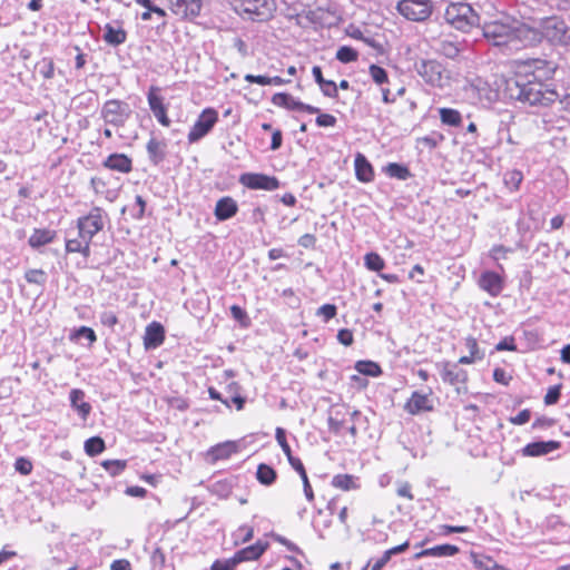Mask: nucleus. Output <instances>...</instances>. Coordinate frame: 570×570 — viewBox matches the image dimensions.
<instances>
[{
  "label": "nucleus",
  "instance_id": "bb28decb",
  "mask_svg": "<svg viewBox=\"0 0 570 570\" xmlns=\"http://www.w3.org/2000/svg\"><path fill=\"white\" fill-rule=\"evenodd\" d=\"M166 142L163 140H158L155 137H151L147 142V153L150 161L154 165H158L166 157Z\"/></svg>",
  "mask_w": 570,
  "mask_h": 570
},
{
  "label": "nucleus",
  "instance_id": "473e14b6",
  "mask_svg": "<svg viewBox=\"0 0 570 570\" xmlns=\"http://www.w3.org/2000/svg\"><path fill=\"white\" fill-rule=\"evenodd\" d=\"M384 170L390 177L397 178L400 180H406L412 176L410 169L406 166L397 163H390L386 165Z\"/></svg>",
  "mask_w": 570,
  "mask_h": 570
},
{
  "label": "nucleus",
  "instance_id": "37998d69",
  "mask_svg": "<svg viewBox=\"0 0 570 570\" xmlns=\"http://www.w3.org/2000/svg\"><path fill=\"white\" fill-rule=\"evenodd\" d=\"M357 57V51L347 46L341 47L336 52V59L343 63L355 61Z\"/></svg>",
  "mask_w": 570,
  "mask_h": 570
},
{
  "label": "nucleus",
  "instance_id": "79ce46f5",
  "mask_svg": "<svg viewBox=\"0 0 570 570\" xmlns=\"http://www.w3.org/2000/svg\"><path fill=\"white\" fill-rule=\"evenodd\" d=\"M327 422L330 431L337 434L346 423L345 414H343L341 410H337L334 415L328 416Z\"/></svg>",
  "mask_w": 570,
  "mask_h": 570
},
{
  "label": "nucleus",
  "instance_id": "13d9d810",
  "mask_svg": "<svg viewBox=\"0 0 570 570\" xmlns=\"http://www.w3.org/2000/svg\"><path fill=\"white\" fill-rule=\"evenodd\" d=\"M337 340L344 346H350L353 343V333L347 328L340 330Z\"/></svg>",
  "mask_w": 570,
  "mask_h": 570
},
{
  "label": "nucleus",
  "instance_id": "7ed1b4c3",
  "mask_svg": "<svg viewBox=\"0 0 570 570\" xmlns=\"http://www.w3.org/2000/svg\"><path fill=\"white\" fill-rule=\"evenodd\" d=\"M445 21L460 31H469L480 23V18L473 8L463 1L450 3L444 12Z\"/></svg>",
  "mask_w": 570,
  "mask_h": 570
},
{
  "label": "nucleus",
  "instance_id": "6e6d98bb",
  "mask_svg": "<svg viewBox=\"0 0 570 570\" xmlns=\"http://www.w3.org/2000/svg\"><path fill=\"white\" fill-rule=\"evenodd\" d=\"M14 468L21 474L27 475L32 470V463L28 459L19 458L16 460Z\"/></svg>",
  "mask_w": 570,
  "mask_h": 570
},
{
  "label": "nucleus",
  "instance_id": "6e6552de",
  "mask_svg": "<svg viewBox=\"0 0 570 570\" xmlns=\"http://www.w3.org/2000/svg\"><path fill=\"white\" fill-rule=\"evenodd\" d=\"M100 115L106 124L121 127L129 119L131 109L125 101L110 99L104 104Z\"/></svg>",
  "mask_w": 570,
  "mask_h": 570
},
{
  "label": "nucleus",
  "instance_id": "1a4fd4ad",
  "mask_svg": "<svg viewBox=\"0 0 570 570\" xmlns=\"http://www.w3.org/2000/svg\"><path fill=\"white\" fill-rule=\"evenodd\" d=\"M275 436H276V440H277L278 444L281 445L283 452L287 456V460H288L289 464L292 465V468L294 470H296L299 473V475H303V487H304V493H305L306 499L308 501H313L314 492H313V489L308 481L305 468L299 459L294 458L292 455L291 446L288 445V443L286 441L285 431L282 428H277Z\"/></svg>",
  "mask_w": 570,
  "mask_h": 570
},
{
  "label": "nucleus",
  "instance_id": "a878e982",
  "mask_svg": "<svg viewBox=\"0 0 570 570\" xmlns=\"http://www.w3.org/2000/svg\"><path fill=\"white\" fill-rule=\"evenodd\" d=\"M165 338L164 327L158 323H151L146 328L145 346L155 348L159 346Z\"/></svg>",
  "mask_w": 570,
  "mask_h": 570
},
{
  "label": "nucleus",
  "instance_id": "ddd939ff",
  "mask_svg": "<svg viewBox=\"0 0 570 570\" xmlns=\"http://www.w3.org/2000/svg\"><path fill=\"white\" fill-rule=\"evenodd\" d=\"M239 181L250 189L275 190L279 187V181L276 177L264 174H244L240 176Z\"/></svg>",
  "mask_w": 570,
  "mask_h": 570
},
{
  "label": "nucleus",
  "instance_id": "a18cd8bd",
  "mask_svg": "<svg viewBox=\"0 0 570 570\" xmlns=\"http://www.w3.org/2000/svg\"><path fill=\"white\" fill-rule=\"evenodd\" d=\"M370 75L374 82H376L377 85L385 83L389 80L387 72L385 71V69L377 65L370 66Z\"/></svg>",
  "mask_w": 570,
  "mask_h": 570
},
{
  "label": "nucleus",
  "instance_id": "72a5a7b5",
  "mask_svg": "<svg viewBox=\"0 0 570 570\" xmlns=\"http://www.w3.org/2000/svg\"><path fill=\"white\" fill-rule=\"evenodd\" d=\"M256 478L262 484L271 485L276 480V471L272 466L261 463L257 468Z\"/></svg>",
  "mask_w": 570,
  "mask_h": 570
},
{
  "label": "nucleus",
  "instance_id": "de8ad7c7",
  "mask_svg": "<svg viewBox=\"0 0 570 570\" xmlns=\"http://www.w3.org/2000/svg\"><path fill=\"white\" fill-rule=\"evenodd\" d=\"M523 179L522 173L519 170H511L505 174L504 183L507 186L518 189Z\"/></svg>",
  "mask_w": 570,
  "mask_h": 570
},
{
  "label": "nucleus",
  "instance_id": "0e129e2a",
  "mask_svg": "<svg viewBox=\"0 0 570 570\" xmlns=\"http://www.w3.org/2000/svg\"><path fill=\"white\" fill-rule=\"evenodd\" d=\"M245 80L250 83H258L261 86H269V77H267V76H261V75L255 76V75L247 73L245 76Z\"/></svg>",
  "mask_w": 570,
  "mask_h": 570
},
{
  "label": "nucleus",
  "instance_id": "423d86ee",
  "mask_svg": "<svg viewBox=\"0 0 570 570\" xmlns=\"http://www.w3.org/2000/svg\"><path fill=\"white\" fill-rule=\"evenodd\" d=\"M106 212L100 207H94L88 215L79 217L77 220L78 234L86 240L91 242L92 237L104 229Z\"/></svg>",
  "mask_w": 570,
  "mask_h": 570
},
{
  "label": "nucleus",
  "instance_id": "20e7f679",
  "mask_svg": "<svg viewBox=\"0 0 570 570\" xmlns=\"http://www.w3.org/2000/svg\"><path fill=\"white\" fill-rule=\"evenodd\" d=\"M396 11L406 20L412 22L428 21L435 10L433 0H399Z\"/></svg>",
  "mask_w": 570,
  "mask_h": 570
},
{
  "label": "nucleus",
  "instance_id": "3c124183",
  "mask_svg": "<svg viewBox=\"0 0 570 570\" xmlns=\"http://www.w3.org/2000/svg\"><path fill=\"white\" fill-rule=\"evenodd\" d=\"M230 314L243 326H247L249 324V320H248L247 313L242 307H239L238 305H233L230 307Z\"/></svg>",
  "mask_w": 570,
  "mask_h": 570
},
{
  "label": "nucleus",
  "instance_id": "6ab92c4d",
  "mask_svg": "<svg viewBox=\"0 0 570 570\" xmlns=\"http://www.w3.org/2000/svg\"><path fill=\"white\" fill-rule=\"evenodd\" d=\"M148 104L157 120L163 126L168 127L170 125V120L166 115V108L163 104V98L154 94V88H151L148 94Z\"/></svg>",
  "mask_w": 570,
  "mask_h": 570
},
{
  "label": "nucleus",
  "instance_id": "9b49d317",
  "mask_svg": "<svg viewBox=\"0 0 570 570\" xmlns=\"http://www.w3.org/2000/svg\"><path fill=\"white\" fill-rule=\"evenodd\" d=\"M218 119L217 111L213 108L205 109L188 134L189 142H195L206 136Z\"/></svg>",
  "mask_w": 570,
  "mask_h": 570
},
{
  "label": "nucleus",
  "instance_id": "8fccbe9b",
  "mask_svg": "<svg viewBox=\"0 0 570 570\" xmlns=\"http://www.w3.org/2000/svg\"><path fill=\"white\" fill-rule=\"evenodd\" d=\"M560 395H561V384L551 386L544 396V403L547 405L556 404L559 401Z\"/></svg>",
  "mask_w": 570,
  "mask_h": 570
},
{
  "label": "nucleus",
  "instance_id": "052dcab7",
  "mask_svg": "<svg viewBox=\"0 0 570 570\" xmlns=\"http://www.w3.org/2000/svg\"><path fill=\"white\" fill-rule=\"evenodd\" d=\"M100 321L104 325L112 327L118 323V317L116 316L115 313L106 311L101 313Z\"/></svg>",
  "mask_w": 570,
  "mask_h": 570
},
{
  "label": "nucleus",
  "instance_id": "49530a36",
  "mask_svg": "<svg viewBox=\"0 0 570 570\" xmlns=\"http://www.w3.org/2000/svg\"><path fill=\"white\" fill-rule=\"evenodd\" d=\"M232 452H235V445L233 443H224L212 450L215 459H226L232 454Z\"/></svg>",
  "mask_w": 570,
  "mask_h": 570
},
{
  "label": "nucleus",
  "instance_id": "2eb2a0df",
  "mask_svg": "<svg viewBox=\"0 0 570 570\" xmlns=\"http://www.w3.org/2000/svg\"><path fill=\"white\" fill-rule=\"evenodd\" d=\"M272 102L278 107H284L289 110L306 111L308 114L320 112L317 107L298 101L293 96L285 92L275 94L272 98Z\"/></svg>",
  "mask_w": 570,
  "mask_h": 570
},
{
  "label": "nucleus",
  "instance_id": "f257e3e1",
  "mask_svg": "<svg viewBox=\"0 0 570 570\" xmlns=\"http://www.w3.org/2000/svg\"><path fill=\"white\" fill-rule=\"evenodd\" d=\"M505 90L510 98L528 102L531 106H548L558 98L554 90L547 89L542 82L521 75L507 79Z\"/></svg>",
  "mask_w": 570,
  "mask_h": 570
},
{
  "label": "nucleus",
  "instance_id": "69168bd1",
  "mask_svg": "<svg viewBox=\"0 0 570 570\" xmlns=\"http://www.w3.org/2000/svg\"><path fill=\"white\" fill-rule=\"evenodd\" d=\"M273 538L278 543L285 546L289 551L301 552L299 548L292 541L287 540L285 537H283L281 534H273Z\"/></svg>",
  "mask_w": 570,
  "mask_h": 570
},
{
  "label": "nucleus",
  "instance_id": "b1692460",
  "mask_svg": "<svg viewBox=\"0 0 570 570\" xmlns=\"http://www.w3.org/2000/svg\"><path fill=\"white\" fill-rule=\"evenodd\" d=\"M442 380L452 385L464 383L468 379V374L464 370L460 368L458 364L446 363L441 373Z\"/></svg>",
  "mask_w": 570,
  "mask_h": 570
},
{
  "label": "nucleus",
  "instance_id": "338daca9",
  "mask_svg": "<svg viewBox=\"0 0 570 570\" xmlns=\"http://www.w3.org/2000/svg\"><path fill=\"white\" fill-rule=\"evenodd\" d=\"M316 243V237L312 234H304L298 239V245L304 248L313 247Z\"/></svg>",
  "mask_w": 570,
  "mask_h": 570
},
{
  "label": "nucleus",
  "instance_id": "e433bc0d",
  "mask_svg": "<svg viewBox=\"0 0 570 570\" xmlns=\"http://www.w3.org/2000/svg\"><path fill=\"white\" fill-rule=\"evenodd\" d=\"M105 448V441L99 436H92L85 442V451L90 456L101 453Z\"/></svg>",
  "mask_w": 570,
  "mask_h": 570
},
{
  "label": "nucleus",
  "instance_id": "39448f33",
  "mask_svg": "<svg viewBox=\"0 0 570 570\" xmlns=\"http://www.w3.org/2000/svg\"><path fill=\"white\" fill-rule=\"evenodd\" d=\"M235 11L253 21H266L276 9L273 0H232Z\"/></svg>",
  "mask_w": 570,
  "mask_h": 570
},
{
  "label": "nucleus",
  "instance_id": "c85d7f7f",
  "mask_svg": "<svg viewBox=\"0 0 570 570\" xmlns=\"http://www.w3.org/2000/svg\"><path fill=\"white\" fill-rule=\"evenodd\" d=\"M315 81L320 85L323 94L326 97L335 98L337 96V86L332 80H325L322 75V69L318 66H314L312 69Z\"/></svg>",
  "mask_w": 570,
  "mask_h": 570
},
{
  "label": "nucleus",
  "instance_id": "4be33fe9",
  "mask_svg": "<svg viewBox=\"0 0 570 570\" xmlns=\"http://www.w3.org/2000/svg\"><path fill=\"white\" fill-rule=\"evenodd\" d=\"M104 166L119 173L131 171L132 164L131 159L125 154H112L104 163Z\"/></svg>",
  "mask_w": 570,
  "mask_h": 570
},
{
  "label": "nucleus",
  "instance_id": "c9c22d12",
  "mask_svg": "<svg viewBox=\"0 0 570 570\" xmlns=\"http://www.w3.org/2000/svg\"><path fill=\"white\" fill-rule=\"evenodd\" d=\"M441 121L449 126H459L462 121V116L456 109L441 108L440 109Z\"/></svg>",
  "mask_w": 570,
  "mask_h": 570
},
{
  "label": "nucleus",
  "instance_id": "412c9836",
  "mask_svg": "<svg viewBox=\"0 0 570 570\" xmlns=\"http://www.w3.org/2000/svg\"><path fill=\"white\" fill-rule=\"evenodd\" d=\"M268 544L257 541L255 544L248 546L239 551H237L234 556L237 563L243 561L257 560L267 549Z\"/></svg>",
  "mask_w": 570,
  "mask_h": 570
},
{
  "label": "nucleus",
  "instance_id": "cd10ccee",
  "mask_svg": "<svg viewBox=\"0 0 570 570\" xmlns=\"http://www.w3.org/2000/svg\"><path fill=\"white\" fill-rule=\"evenodd\" d=\"M70 403L83 420L90 414L91 405L85 401V392L82 390L73 389L70 391Z\"/></svg>",
  "mask_w": 570,
  "mask_h": 570
},
{
  "label": "nucleus",
  "instance_id": "a19ab883",
  "mask_svg": "<svg viewBox=\"0 0 570 570\" xmlns=\"http://www.w3.org/2000/svg\"><path fill=\"white\" fill-rule=\"evenodd\" d=\"M365 266L370 271L380 272L384 268V259L376 253H368L364 257Z\"/></svg>",
  "mask_w": 570,
  "mask_h": 570
},
{
  "label": "nucleus",
  "instance_id": "e2e57ef3",
  "mask_svg": "<svg viewBox=\"0 0 570 570\" xmlns=\"http://www.w3.org/2000/svg\"><path fill=\"white\" fill-rule=\"evenodd\" d=\"M493 379L498 383L508 385L509 381L511 380V376H509L503 368L497 367L493 371Z\"/></svg>",
  "mask_w": 570,
  "mask_h": 570
},
{
  "label": "nucleus",
  "instance_id": "c03bdc74",
  "mask_svg": "<svg viewBox=\"0 0 570 570\" xmlns=\"http://www.w3.org/2000/svg\"><path fill=\"white\" fill-rule=\"evenodd\" d=\"M239 385L236 382H233L228 385V393L230 394V401L236 405V409L239 411L244 407L245 399L239 393Z\"/></svg>",
  "mask_w": 570,
  "mask_h": 570
},
{
  "label": "nucleus",
  "instance_id": "a211bd4d",
  "mask_svg": "<svg viewBox=\"0 0 570 570\" xmlns=\"http://www.w3.org/2000/svg\"><path fill=\"white\" fill-rule=\"evenodd\" d=\"M479 286L491 296H498L503 288V281L494 272H484L480 276Z\"/></svg>",
  "mask_w": 570,
  "mask_h": 570
},
{
  "label": "nucleus",
  "instance_id": "7c9ffc66",
  "mask_svg": "<svg viewBox=\"0 0 570 570\" xmlns=\"http://www.w3.org/2000/svg\"><path fill=\"white\" fill-rule=\"evenodd\" d=\"M68 253H81L85 257L90 256V242L78 235V238L68 239L66 243Z\"/></svg>",
  "mask_w": 570,
  "mask_h": 570
},
{
  "label": "nucleus",
  "instance_id": "774afa93",
  "mask_svg": "<svg viewBox=\"0 0 570 570\" xmlns=\"http://www.w3.org/2000/svg\"><path fill=\"white\" fill-rule=\"evenodd\" d=\"M110 570H130V563L125 559L115 560L110 566Z\"/></svg>",
  "mask_w": 570,
  "mask_h": 570
},
{
  "label": "nucleus",
  "instance_id": "aec40b11",
  "mask_svg": "<svg viewBox=\"0 0 570 570\" xmlns=\"http://www.w3.org/2000/svg\"><path fill=\"white\" fill-rule=\"evenodd\" d=\"M355 174L360 181L370 183L374 178V170L366 157L358 153L355 156Z\"/></svg>",
  "mask_w": 570,
  "mask_h": 570
},
{
  "label": "nucleus",
  "instance_id": "f03ea898",
  "mask_svg": "<svg viewBox=\"0 0 570 570\" xmlns=\"http://www.w3.org/2000/svg\"><path fill=\"white\" fill-rule=\"evenodd\" d=\"M483 35L492 39L495 46L510 45L515 40L530 37V40H538V32L520 24L518 21L509 22V18L502 20L485 21L483 23Z\"/></svg>",
  "mask_w": 570,
  "mask_h": 570
},
{
  "label": "nucleus",
  "instance_id": "09e8293b",
  "mask_svg": "<svg viewBox=\"0 0 570 570\" xmlns=\"http://www.w3.org/2000/svg\"><path fill=\"white\" fill-rule=\"evenodd\" d=\"M80 337L87 338L90 343H94L97 340V336H96L94 330L90 327H87V326L79 327L71 335V338H80Z\"/></svg>",
  "mask_w": 570,
  "mask_h": 570
},
{
  "label": "nucleus",
  "instance_id": "f704fd0d",
  "mask_svg": "<svg viewBox=\"0 0 570 570\" xmlns=\"http://www.w3.org/2000/svg\"><path fill=\"white\" fill-rule=\"evenodd\" d=\"M355 368L360 374L373 377H376L382 373L380 365L372 361H358L355 364Z\"/></svg>",
  "mask_w": 570,
  "mask_h": 570
},
{
  "label": "nucleus",
  "instance_id": "c756f323",
  "mask_svg": "<svg viewBox=\"0 0 570 570\" xmlns=\"http://www.w3.org/2000/svg\"><path fill=\"white\" fill-rule=\"evenodd\" d=\"M127 39V33L122 28H114L110 23L105 26L104 40L110 46H119Z\"/></svg>",
  "mask_w": 570,
  "mask_h": 570
},
{
  "label": "nucleus",
  "instance_id": "0eeeda50",
  "mask_svg": "<svg viewBox=\"0 0 570 570\" xmlns=\"http://www.w3.org/2000/svg\"><path fill=\"white\" fill-rule=\"evenodd\" d=\"M541 35L552 43L570 45V24L558 17L547 18L542 22Z\"/></svg>",
  "mask_w": 570,
  "mask_h": 570
},
{
  "label": "nucleus",
  "instance_id": "bf43d9fd",
  "mask_svg": "<svg viewBox=\"0 0 570 570\" xmlns=\"http://www.w3.org/2000/svg\"><path fill=\"white\" fill-rule=\"evenodd\" d=\"M497 351H515L517 345L514 344L513 337H504L495 345Z\"/></svg>",
  "mask_w": 570,
  "mask_h": 570
},
{
  "label": "nucleus",
  "instance_id": "4d7b16f0",
  "mask_svg": "<svg viewBox=\"0 0 570 570\" xmlns=\"http://www.w3.org/2000/svg\"><path fill=\"white\" fill-rule=\"evenodd\" d=\"M316 124L320 127H333L336 124V118L330 114H320L316 117Z\"/></svg>",
  "mask_w": 570,
  "mask_h": 570
},
{
  "label": "nucleus",
  "instance_id": "603ef678",
  "mask_svg": "<svg viewBox=\"0 0 570 570\" xmlns=\"http://www.w3.org/2000/svg\"><path fill=\"white\" fill-rule=\"evenodd\" d=\"M26 279L28 283L42 284L46 275L41 269H30L26 273Z\"/></svg>",
  "mask_w": 570,
  "mask_h": 570
},
{
  "label": "nucleus",
  "instance_id": "dca6fc26",
  "mask_svg": "<svg viewBox=\"0 0 570 570\" xmlns=\"http://www.w3.org/2000/svg\"><path fill=\"white\" fill-rule=\"evenodd\" d=\"M430 393H422L415 391L404 405L406 412L412 415L420 414L422 412H429L433 410V402L430 397Z\"/></svg>",
  "mask_w": 570,
  "mask_h": 570
},
{
  "label": "nucleus",
  "instance_id": "393cba45",
  "mask_svg": "<svg viewBox=\"0 0 570 570\" xmlns=\"http://www.w3.org/2000/svg\"><path fill=\"white\" fill-rule=\"evenodd\" d=\"M459 548L453 544H441L433 548L424 549L414 554V559H421L423 557H451L459 553Z\"/></svg>",
  "mask_w": 570,
  "mask_h": 570
},
{
  "label": "nucleus",
  "instance_id": "4468645a",
  "mask_svg": "<svg viewBox=\"0 0 570 570\" xmlns=\"http://www.w3.org/2000/svg\"><path fill=\"white\" fill-rule=\"evenodd\" d=\"M171 12L181 19L196 18L202 9L203 0H168Z\"/></svg>",
  "mask_w": 570,
  "mask_h": 570
},
{
  "label": "nucleus",
  "instance_id": "f8f14e48",
  "mask_svg": "<svg viewBox=\"0 0 570 570\" xmlns=\"http://www.w3.org/2000/svg\"><path fill=\"white\" fill-rule=\"evenodd\" d=\"M417 73L431 86L442 87L444 68L436 60H421L415 66Z\"/></svg>",
  "mask_w": 570,
  "mask_h": 570
},
{
  "label": "nucleus",
  "instance_id": "2f4dec72",
  "mask_svg": "<svg viewBox=\"0 0 570 570\" xmlns=\"http://www.w3.org/2000/svg\"><path fill=\"white\" fill-rule=\"evenodd\" d=\"M55 236V232L49 229H36L29 238V245L33 248L49 244Z\"/></svg>",
  "mask_w": 570,
  "mask_h": 570
},
{
  "label": "nucleus",
  "instance_id": "4c0bfd02",
  "mask_svg": "<svg viewBox=\"0 0 570 570\" xmlns=\"http://www.w3.org/2000/svg\"><path fill=\"white\" fill-rule=\"evenodd\" d=\"M438 51L446 58L455 59L461 52V49L458 43L444 40L440 42Z\"/></svg>",
  "mask_w": 570,
  "mask_h": 570
},
{
  "label": "nucleus",
  "instance_id": "ea45409f",
  "mask_svg": "<svg viewBox=\"0 0 570 570\" xmlns=\"http://www.w3.org/2000/svg\"><path fill=\"white\" fill-rule=\"evenodd\" d=\"M332 485L344 491L354 489V478L350 474H337L332 480Z\"/></svg>",
  "mask_w": 570,
  "mask_h": 570
},
{
  "label": "nucleus",
  "instance_id": "58836bf2",
  "mask_svg": "<svg viewBox=\"0 0 570 570\" xmlns=\"http://www.w3.org/2000/svg\"><path fill=\"white\" fill-rule=\"evenodd\" d=\"M101 466L111 475L116 476L120 474L127 466L125 460H106L101 462Z\"/></svg>",
  "mask_w": 570,
  "mask_h": 570
},
{
  "label": "nucleus",
  "instance_id": "f3484780",
  "mask_svg": "<svg viewBox=\"0 0 570 570\" xmlns=\"http://www.w3.org/2000/svg\"><path fill=\"white\" fill-rule=\"evenodd\" d=\"M561 446L559 441H538L532 442L525 445L522 449V454L524 456H541L546 455L554 450H558Z\"/></svg>",
  "mask_w": 570,
  "mask_h": 570
},
{
  "label": "nucleus",
  "instance_id": "864d4df0",
  "mask_svg": "<svg viewBox=\"0 0 570 570\" xmlns=\"http://www.w3.org/2000/svg\"><path fill=\"white\" fill-rule=\"evenodd\" d=\"M236 564L238 563L234 557L224 561L216 560L212 564V570H235Z\"/></svg>",
  "mask_w": 570,
  "mask_h": 570
},
{
  "label": "nucleus",
  "instance_id": "5701e85b",
  "mask_svg": "<svg viewBox=\"0 0 570 570\" xmlns=\"http://www.w3.org/2000/svg\"><path fill=\"white\" fill-rule=\"evenodd\" d=\"M237 204L230 197L220 198L215 207V216L218 220H226L232 218L237 213Z\"/></svg>",
  "mask_w": 570,
  "mask_h": 570
},
{
  "label": "nucleus",
  "instance_id": "5fc2aeb1",
  "mask_svg": "<svg viewBox=\"0 0 570 570\" xmlns=\"http://www.w3.org/2000/svg\"><path fill=\"white\" fill-rule=\"evenodd\" d=\"M316 314L323 316L324 321L327 322L336 315V306L333 304H324L317 309Z\"/></svg>",
  "mask_w": 570,
  "mask_h": 570
},
{
  "label": "nucleus",
  "instance_id": "9d476101",
  "mask_svg": "<svg viewBox=\"0 0 570 570\" xmlns=\"http://www.w3.org/2000/svg\"><path fill=\"white\" fill-rule=\"evenodd\" d=\"M469 97L474 101L488 106L498 100V91L491 87V85L478 78L473 80L466 88Z\"/></svg>",
  "mask_w": 570,
  "mask_h": 570
},
{
  "label": "nucleus",
  "instance_id": "680f3d73",
  "mask_svg": "<svg viewBox=\"0 0 570 570\" xmlns=\"http://www.w3.org/2000/svg\"><path fill=\"white\" fill-rule=\"evenodd\" d=\"M531 413L529 410H522L518 415L510 419V422L515 425H522L529 422Z\"/></svg>",
  "mask_w": 570,
  "mask_h": 570
}]
</instances>
